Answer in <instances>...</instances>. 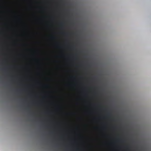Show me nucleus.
Wrapping results in <instances>:
<instances>
[{
    "label": "nucleus",
    "instance_id": "nucleus-1",
    "mask_svg": "<svg viewBox=\"0 0 151 151\" xmlns=\"http://www.w3.org/2000/svg\"><path fill=\"white\" fill-rule=\"evenodd\" d=\"M63 28H64L63 25V24L62 23L61 24L60 27V29L61 30V33H67L69 34H73L75 33L74 31L72 30H70L67 31H65L63 30Z\"/></svg>",
    "mask_w": 151,
    "mask_h": 151
},
{
    "label": "nucleus",
    "instance_id": "nucleus-2",
    "mask_svg": "<svg viewBox=\"0 0 151 151\" xmlns=\"http://www.w3.org/2000/svg\"><path fill=\"white\" fill-rule=\"evenodd\" d=\"M0 38H65V37H4Z\"/></svg>",
    "mask_w": 151,
    "mask_h": 151
}]
</instances>
